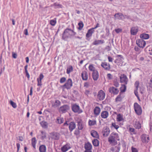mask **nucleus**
I'll use <instances>...</instances> for the list:
<instances>
[{"label":"nucleus","instance_id":"nucleus-41","mask_svg":"<svg viewBox=\"0 0 152 152\" xmlns=\"http://www.w3.org/2000/svg\"><path fill=\"white\" fill-rule=\"evenodd\" d=\"M96 124V121L93 120H90L88 121V124L89 126H93Z\"/></svg>","mask_w":152,"mask_h":152},{"label":"nucleus","instance_id":"nucleus-56","mask_svg":"<svg viewBox=\"0 0 152 152\" xmlns=\"http://www.w3.org/2000/svg\"><path fill=\"white\" fill-rule=\"evenodd\" d=\"M90 94V91L88 90H86L85 92V94L86 95L88 96Z\"/></svg>","mask_w":152,"mask_h":152},{"label":"nucleus","instance_id":"nucleus-42","mask_svg":"<svg viewBox=\"0 0 152 152\" xmlns=\"http://www.w3.org/2000/svg\"><path fill=\"white\" fill-rule=\"evenodd\" d=\"M78 25L79 26L78 29L80 30L82 29L83 26V24L82 22H80L78 23Z\"/></svg>","mask_w":152,"mask_h":152},{"label":"nucleus","instance_id":"nucleus-25","mask_svg":"<svg viewBox=\"0 0 152 152\" xmlns=\"http://www.w3.org/2000/svg\"><path fill=\"white\" fill-rule=\"evenodd\" d=\"M104 42L103 40H96L92 43L94 45H97L99 44H102Z\"/></svg>","mask_w":152,"mask_h":152},{"label":"nucleus","instance_id":"nucleus-18","mask_svg":"<svg viewBox=\"0 0 152 152\" xmlns=\"http://www.w3.org/2000/svg\"><path fill=\"white\" fill-rule=\"evenodd\" d=\"M109 90L110 93H113L114 94H117L119 91L118 88H115L114 87L110 88Z\"/></svg>","mask_w":152,"mask_h":152},{"label":"nucleus","instance_id":"nucleus-36","mask_svg":"<svg viewBox=\"0 0 152 152\" xmlns=\"http://www.w3.org/2000/svg\"><path fill=\"white\" fill-rule=\"evenodd\" d=\"M92 143L94 146H97L99 145V142L98 140L94 139L92 141Z\"/></svg>","mask_w":152,"mask_h":152},{"label":"nucleus","instance_id":"nucleus-47","mask_svg":"<svg viewBox=\"0 0 152 152\" xmlns=\"http://www.w3.org/2000/svg\"><path fill=\"white\" fill-rule=\"evenodd\" d=\"M66 80V79L65 77H62L60 79V82L61 83H63L65 82Z\"/></svg>","mask_w":152,"mask_h":152},{"label":"nucleus","instance_id":"nucleus-30","mask_svg":"<svg viewBox=\"0 0 152 152\" xmlns=\"http://www.w3.org/2000/svg\"><path fill=\"white\" fill-rule=\"evenodd\" d=\"M124 97L123 95V94H121V93L119 95H118L115 99L116 102L121 101Z\"/></svg>","mask_w":152,"mask_h":152},{"label":"nucleus","instance_id":"nucleus-57","mask_svg":"<svg viewBox=\"0 0 152 152\" xmlns=\"http://www.w3.org/2000/svg\"><path fill=\"white\" fill-rule=\"evenodd\" d=\"M24 34L26 35H28V30L27 29H25L24 30Z\"/></svg>","mask_w":152,"mask_h":152},{"label":"nucleus","instance_id":"nucleus-22","mask_svg":"<svg viewBox=\"0 0 152 152\" xmlns=\"http://www.w3.org/2000/svg\"><path fill=\"white\" fill-rule=\"evenodd\" d=\"M94 29L93 28H91L88 30V32L86 35L87 37L88 38L91 37L92 34L94 32Z\"/></svg>","mask_w":152,"mask_h":152},{"label":"nucleus","instance_id":"nucleus-21","mask_svg":"<svg viewBox=\"0 0 152 152\" xmlns=\"http://www.w3.org/2000/svg\"><path fill=\"white\" fill-rule=\"evenodd\" d=\"M76 127V125L74 122H71L69 124V127L70 132H72Z\"/></svg>","mask_w":152,"mask_h":152},{"label":"nucleus","instance_id":"nucleus-63","mask_svg":"<svg viewBox=\"0 0 152 152\" xmlns=\"http://www.w3.org/2000/svg\"><path fill=\"white\" fill-rule=\"evenodd\" d=\"M99 23H97V24H96V26L95 27H94V28H93L94 29H95L96 28H97V27H99Z\"/></svg>","mask_w":152,"mask_h":152},{"label":"nucleus","instance_id":"nucleus-49","mask_svg":"<svg viewBox=\"0 0 152 152\" xmlns=\"http://www.w3.org/2000/svg\"><path fill=\"white\" fill-rule=\"evenodd\" d=\"M90 86V83L88 82H86L84 84V86L86 88H88Z\"/></svg>","mask_w":152,"mask_h":152},{"label":"nucleus","instance_id":"nucleus-23","mask_svg":"<svg viewBox=\"0 0 152 152\" xmlns=\"http://www.w3.org/2000/svg\"><path fill=\"white\" fill-rule=\"evenodd\" d=\"M77 126H78V129L79 130H82L83 127L84 125L82 121L80 120L77 122Z\"/></svg>","mask_w":152,"mask_h":152},{"label":"nucleus","instance_id":"nucleus-40","mask_svg":"<svg viewBox=\"0 0 152 152\" xmlns=\"http://www.w3.org/2000/svg\"><path fill=\"white\" fill-rule=\"evenodd\" d=\"M126 89V86L125 84L122 85L120 88L121 92H124Z\"/></svg>","mask_w":152,"mask_h":152},{"label":"nucleus","instance_id":"nucleus-64","mask_svg":"<svg viewBox=\"0 0 152 152\" xmlns=\"http://www.w3.org/2000/svg\"><path fill=\"white\" fill-rule=\"evenodd\" d=\"M26 62L27 63H28V61H29V58H28V57H26Z\"/></svg>","mask_w":152,"mask_h":152},{"label":"nucleus","instance_id":"nucleus-6","mask_svg":"<svg viewBox=\"0 0 152 152\" xmlns=\"http://www.w3.org/2000/svg\"><path fill=\"white\" fill-rule=\"evenodd\" d=\"M69 109V107L67 105H64L61 107L59 109L60 113H64L66 112Z\"/></svg>","mask_w":152,"mask_h":152},{"label":"nucleus","instance_id":"nucleus-19","mask_svg":"<svg viewBox=\"0 0 152 152\" xmlns=\"http://www.w3.org/2000/svg\"><path fill=\"white\" fill-rule=\"evenodd\" d=\"M81 76L83 80H87L88 77L87 72L85 71H83L81 73Z\"/></svg>","mask_w":152,"mask_h":152},{"label":"nucleus","instance_id":"nucleus-4","mask_svg":"<svg viewBox=\"0 0 152 152\" xmlns=\"http://www.w3.org/2000/svg\"><path fill=\"white\" fill-rule=\"evenodd\" d=\"M134 110L136 113L138 115H140L142 113V110L140 106L137 103L134 104Z\"/></svg>","mask_w":152,"mask_h":152},{"label":"nucleus","instance_id":"nucleus-11","mask_svg":"<svg viewBox=\"0 0 152 152\" xmlns=\"http://www.w3.org/2000/svg\"><path fill=\"white\" fill-rule=\"evenodd\" d=\"M101 66L105 70H109L110 69V66L109 64L106 62H102Z\"/></svg>","mask_w":152,"mask_h":152},{"label":"nucleus","instance_id":"nucleus-12","mask_svg":"<svg viewBox=\"0 0 152 152\" xmlns=\"http://www.w3.org/2000/svg\"><path fill=\"white\" fill-rule=\"evenodd\" d=\"M44 76L42 73H41L39 77L37 78V85L39 86H41L42 85V80Z\"/></svg>","mask_w":152,"mask_h":152},{"label":"nucleus","instance_id":"nucleus-16","mask_svg":"<svg viewBox=\"0 0 152 152\" xmlns=\"http://www.w3.org/2000/svg\"><path fill=\"white\" fill-rule=\"evenodd\" d=\"M70 148V144H67L61 148V150L62 152H66Z\"/></svg>","mask_w":152,"mask_h":152},{"label":"nucleus","instance_id":"nucleus-35","mask_svg":"<svg viewBox=\"0 0 152 152\" xmlns=\"http://www.w3.org/2000/svg\"><path fill=\"white\" fill-rule=\"evenodd\" d=\"M116 119L117 121H121L124 120L123 116L120 114L117 115Z\"/></svg>","mask_w":152,"mask_h":152},{"label":"nucleus","instance_id":"nucleus-39","mask_svg":"<svg viewBox=\"0 0 152 152\" xmlns=\"http://www.w3.org/2000/svg\"><path fill=\"white\" fill-rule=\"evenodd\" d=\"M64 122V119L62 118L58 117L57 119V122L59 124L62 123Z\"/></svg>","mask_w":152,"mask_h":152},{"label":"nucleus","instance_id":"nucleus-14","mask_svg":"<svg viewBox=\"0 0 152 152\" xmlns=\"http://www.w3.org/2000/svg\"><path fill=\"white\" fill-rule=\"evenodd\" d=\"M138 28L137 27H132L131 28L130 32L131 35H136L138 31Z\"/></svg>","mask_w":152,"mask_h":152},{"label":"nucleus","instance_id":"nucleus-33","mask_svg":"<svg viewBox=\"0 0 152 152\" xmlns=\"http://www.w3.org/2000/svg\"><path fill=\"white\" fill-rule=\"evenodd\" d=\"M134 126L136 128L139 129L141 128V125L139 122L137 121L135 122Z\"/></svg>","mask_w":152,"mask_h":152},{"label":"nucleus","instance_id":"nucleus-2","mask_svg":"<svg viewBox=\"0 0 152 152\" xmlns=\"http://www.w3.org/2000/svg\"><path fill=\"white\" fill-rule=\"evenodd\" d=\"M76 34L73 30L69 28H66L64 30L63 33L62 38L65 40L72 36L75 35Z\"/></svg>","mask_w":152,"mask_h":152},{"label":"nucleus","instance_id":"nucleus-13","mask_svg":"<svg viewBox=\"0 0 152 152\" xmlns=\"http://www.w3.org/2000/svg\"><path fill=\"white\" fill-rule=\"evenodd\" d=\"M110 130L108 127H104L102 131V133L104 136L107 137L109 134Z\"/></svg>","mask_w":152,"mask_h":152},{"label":"nucleus","instance_id":"nucleus-17","mask_svg":"<svg viewBox=\"0 0 152 152\" xmlns=\"http://www.w3.org/2000/svg\"><path fill=\"white\" fill-rule=\"evenodd\" d=\"M115 19L118 20H123L125 18V16H124L121 13H118L115 14L114 15Z\"/></svg>","mask_w":152,"mask_h":152},{"label":"nucleus","instance_id":"nucleus-3","mask_svg":"<svg viewBox=\"0 0 152 152\" xmlns=\"http://www.w3.org/2000/svg\"><path fill=\"white\" fill-rule=\"evenodd\" d=\"M72 85L73 82L72 79L70 78H69L66 81V83L62 87L67 89H69L72 86Z\"/></svg>","mask_w":152,"mask_h":152},{"label":"nucleus","instance_id":"nucleus-24","mask_svg":"<svg viewBox=\"0 0 152 152\" xmlns=\"http://www.w3.org/2000/svg\"><path fill=\"white\" fill-rule=\"evenodd\" d=\"M92 77L94 80H96L98 79L99 77V73L97 70L95 71V72H93Z\"/></svg>","mask_w":152,"mask_h":152},{"label":"nucleus","instance_id":"nucleus-10","mask_svg":"<svg viewBox=\"0 0 152 152\" xmlns=\"http://www.w3.org/2000/svg\"><path fill=\"white\" fill-rule=\"evenodd\" d=\"M120 82L121 83H123L126 85L127 83L128 79L126 75L124 74L121 75L120 76Z\"/></svg>","mask_w":152,"mask_h":152},{"label":"nucleus","instance_id":"nucleus-15","mask_svg":"<svg viewBox=\"0 0 152 152\" xmlns=\"http://www.w3.org/2000/svg\"><path fill=\"white\" fill-rule=\"evenodd\" d=\"M50 136L51 138L55 140H58L59 138V134L56 132H53L50 134Z\"/></svg>","mask_w":152,"mask_h":152},{"label":"nucleus","instance_id":"nucleus-20","mask_svg":"<svg viewBox=\"0 0 152 152\" xmlns=\"http://www.w3.org/2000/svg\"><path fill=\"white\" fill-rule=\"evenodd\" d=\"M60 102L58 100H55V101L53 102L52 104V106L56 108L60 105Z\"/></svg>","mask_w":152,"mask_h":152},{"label":"nucleus","instance_id":"nucleus-34","mask_svg":"<svg viewBox=\"0 0 152 152\" xmlns=\"http://www.w3.org/2000/svg\"><path fill=\"white\" fill-rule=\"evenodd\" d=\"M88 69L90 71H92L93 72H95V71H97L96 69L95 68L93 64H90L88 66Z\"/></svg>","mask_w":152,"mask_h":152},{"label":"nucleus","instance_id":"nucleus-53","mask_svg":"<svg viewBox=\"0 0 152 152\" xmlns=\"http://www.w3.org/2000/svg\"><path fill=\"white\" fill-rule=\"evenodd\" d=\"M139 84V83L138 81H136L135 82V86L136 87L137 90Z\"/></svg>","mask_w":152,"mask_h":152},{"label":"nucleus","instance_id":"nucleus-31","mask_svg":"<svg viewBox=\"0 0 152 152\" xmlns=\"http://www.w3.org/2000/svg\"><path fill=\"white\" fill-rule=\"evenodd\" d=\"M100 109L98 107H95L94 110V114L96 115H98L100 111Z\"/></svg>","mask_w":152,"mask_h":152},{"label":"nucleus","instance_id":"nucleus-28","mask_svg":"<svg viewBox=\"0 0 152 152\" xmlns=\"http://www.w3.org/2000/svg\"><path fill=\"white\" fill-rule=\"evenodd\" d=\"M109 115L108 112L106 111H102L101 113V117L103 118H107Z\"/></svg>","mask_w":152,"mask_h":152},{"label":"nucleus","instance_id":"nucleus-5","mask_svg":"<svg viewBox=\"0 0 152 152\" xmlns=\"http://www.w3.org/2000/svg\"><path fill=\"white\" fill-rule=\"evenodd\" d=\"M136 43L140 48H143L146 45L145 42L142 39H138L136 40Z\"/></svg>","mask_w":152,"mask_h":152},{"label":"nucleus","instance_id":"nucleus-37","mask_svg":"<svg viewBox=\"0 0 152 152\" xmlns=\"http://www.w3.org/2000/svg\"><path fill=\"white\" fill-rule=\"evenodd\" d=\"M36 139L35 137H34L31 140V144L34 148H35L36 144Z\"/></svg>","mask_w":152,"mask_h":152},{"label":"nucleus","instance_id":"nucleus-8","mask_svg":"<svg viewBox=\"0 0 152 152\" xmlns=\"http://www.w3.org/2000/svg\"><path fill=\"white\" fill-rule=\"evenodd\" d=\"M72 111L75 113H79L82 112L81 110L80 109L79 106L76 104H74L72 107Z\"/></svg>","mask_w":152,"mask_h":152},{"label":"nucleus","instance_id":"nucleus-51","mask_svg":"<svg viewBox=\"0 0 152 152\" xmlns=\"http://www.w3.org/2000/svg\"><path fill=\"white\" fill-rule=\"evenodd\" d=\"M112 126L116 129H117L119 127L118 125H116L115 123H113Z\"/></svg>","mask_w":152,"mask_h":152},{"label":"nucleus","instance_id":"nucleus-59","mask_svg":"<svg viewBox=\"0 0 152 152\" xmlns=\"http://www.w3.org/2000/svg\"><path fill=\"white\" fill-rule=\"evenodd\" d=\"M150 131L152 132V122L150 124Z\"/></svg>","mask_w":152,"mask_h":152},{"label":"nucleus","instance_id":"nucleus-58","mask_svg":"<svg viewBox=\"0 0 152 152\" xmlns=\"http://www.w3.org/2000/svg\"><path fill=\"white\" fill-rule=\"evenodd\" d=\"M108 61L109 62H112L113 61V59L111 57H110V56H108Z\"/></svg>","mask_w":152,"mask_h":152},{"label":"nucleus","instance_id":"nucleus-43","mask_svg":"<svg viewBox=\"0 0 152 152\" xmlns=\"http://www.w3.org/2000/svg\"><path fill=\"white\" fill-rule=\"evenodd\" d=\"M41 124L42 126L44 128H46L48 126L47 123L45 121H42L41 123Z\"/></svg>","mask_w":152,"mask_h":152},{"label":"nucleus","instance_id":"nucleus-54","mask_svg":"<svg viewBox=\"0 0 152 152\" xmlns=\"http://www.w3.org/2000/svg\"><path fill=\"white\" fill-rule=\"evenodd\" d=\"M12 57L13 58H16L17 57V55L16 53H14V52L12 53Z\"/></svg>","mask_w":152,"mask_h":152},{"label":"nucleus","instance_id":"nucleus-38","mask_svg":"<svg viewBox=\"0 0 152 152\" xmlns=\"http://www.w3.org/2000/svg\"><path fill=\"white\" fill-rule=\"evenodd\" d=\"M73 68L72 66H69L67 68L66 70V73L69 74L71 72L73 71Z\"/></svg>","mask_w":152,"mask_h":152},{"label":"nucleus","instance_id":"nucleus-32","mask_svg":"<svg viewBox=\"0 0 152 152\" xmlns=\"http://www.w3.org/2000/svg\"><path fill=\"white\" fill-rule=\"evenodd\" d=\"M140 37L143 39H147L149 38V35L146 34H141L140 36Z\"/></svg>","mask_w":152,"mask_h":152},{"label":"nucleus","instance_id":"nucleus-60","mask_svg":"<svg viewBox=\"0 0 152 152\" xmlns=\"http://www.w3.org/2000/svg\"><path fill=\"white\" fill-rule=\"evenodd\" d=\"M17 147L18 149V151L20 147V145L19 143H18L17 144Z\"/></svg>","mask_w":152,"mask_h":152},{"label":"nucleus","instance_id":"nucleus-1","mask_svg":"<svg viewBox=\"0 0 152 152\" xmlns=\"http://www.w3.org/2000/svg\"><path fill=\"white\" fill-rule=\"evenodd\" d=\"M120 139L118 134L113 132L111 133L108 138V141L112 145H115L117 144V141Z\"/></svg>","mask_w":152,"mask_h":152},{"label":"nucleus","instance_id":"nucleus-44","mask_svg":"<svg viewBox=\"0 0 152 152\" xmlns=\"http://www.w3.org/2000/svg\"><path fill=\"white\" fill-rule=\"evenodd\" d=\"M41 138L42 140H43L46 137V133L43 132L42 131L41 132Z\"/></svg>","mask_w":152,"mask_h":152},{"label":"nucleus","instance_id":"nucleus-26","mask_svg":"<svg viewBox=\"0 0 152 152\" xmlns=\"http://www.w3.org/2000/svg\"><path fill=\"white\" fill-rule=\"evenodd\" d=\"M84 147L86 150H91L92 148V145L90 143L88 142L85 144Z\"/></svg>","mask_w":152,"mask_h":152},{"label":"nucleus","instance_id":"nucleus-45","mask_svg":"<svg viewBox=\"0 0 152 152\" xmlns=\"http://www.w3.org/2000/svg\"><path fill=\"white\" fill-rule=\"evenodd\" d=\"M56 23V19H54L53 20H52L50 21V24L53 26H54Z\"/></svg>","mask_w":152,"mask_h":152},{"label":"nucleus","instance_id":"nucleus-50","mask_svg":"<svg viewBox=\"0 0 152 152\" xmlns=\"http://www.w3.org/2000/svg\"><path fill=\"white\" fill-rule=\"evenodd\" d=\"M115 31L117 33H119L121 32L122 31V29L120 28H118V29H115Z\"/></svg>","mask_w":152,"mask_h":152},{"label":"nucleus","instance_id":"nucleus-48","mask_svg":"<svg viewBox=\"0 0 152 152\" xmlns=\"http://www.w3.org/2000/svg\"><path fill=\"white\" fill-rule=\"evenodd\" d=\"M148 86L151 88H152V77L151 78L150 81L148 83Z\"/></svg>","mask_w":152,"mask_h":152},{"label":"nucleus","instance_id":"nucleus-46","mask_svg":"<svg viewBox=\"0 0 152 152\" xmlns=\"http://www.w3.org/2000/svg\"><path fill=\"white\" fill-rule=\"evenodd\" d=\"M10 104L14 108H16L17 107L16 104L12 100L10 101Z\"/></svg>","mask_w":152,"mask_h":152},{"label":"nucleus","instance_id":"nucleus-27","mask_svg":"<svg viewBox=\"0 0 152 152\" xmlns=\"http://www.w3.org/2000/svg\"><path fill=\"white\" fill-rule=\"evenodd\" d=\"M91 135L94 137L98 138L99 137V135L98 133L95 130H91Z\"/></svg>","mask_w":152,"mask_h":152},{"label":"nucleus","instance_id":"nucleus-55","mask_svg":"<svg viewBox=\"0 0 152 152\" xmlns=\"http://www.w3.org/2000/svg\"><path fill=\"white\" fill-rule=\"evenodd\" d=\"M107 77L110 79H111L112 78V76L110 74H108L107 75Z\"/></svg>","mask_w":152,"mask_h":152},{"label":"nucleus","instance_id":"nucleus-7","mask_svg":"<svg viewBox=\"0 0 152 152\" xmlns=\"http://www.w3.org/2000/svg\"><path fill=\"white\" fill-rule=\"evenodd\" d=\"M141 138L142 142L144 143H147L149 141V138L148 135L143 134L141 136Z\"/></svg>","mask_w":152,"mask_h":152},{"label":"nucleus","instance_id":"nucleus-61","mask_svg":"<svg viewBox=\"0 0 152 152\" xmlns=\"http://www.w3.org/2000/svg\"><path fill=\"white\" fill-rule=\"evenodd\" d=\"M32 89H33V88L32 87H31V89H30V95H31L32 94Z\"/></svg>","mask_w":152,"mask_h":152},{"label":"nucleus","instance_id":"nucleus-9","mask_svg":"<svg viewBox=\"0 0 152 152\" xmlns=\"http://www.w3.org/2000/svg\"><path fill=\"white\" fill-rule=\"evenodd\" d=\"M105 97V94L102 90H100L98 93L97 97L100 100H103Z\"/></svg>","mask_w":152,"mask_h":152},{"label":"nucleus","instance_id":"nucleus-29","mask_svg":"<svg viewBox=\"0 0 152 152\" xmlns=\"http://www.w3.org/2000/svg\"><path fill=\"white\" fill-rule=\"evenodd\" d=\"M39 150L40 152H46V148L44 145H41L39 148Z\"/></svg>","mask_w":152,"mask_h":152},{"label":"nucleus","instance_id":"nucleus-62","mask_svg":"<svg viewBox=\"0 0 152 152\" xmlns=\"http://www.w3.org/2000/svg\"><path fill=\"white\" fill-rule=\"evenodd\" d=\"M26 76L28 78V79H29L30 78V75L28 73H26Z\"/></svg>","mask_w":152,"mask_h":152},{"label":"nucleus","instance_id":"nucleus-52","mask_svg":"<svg viewBox=\"0 0 152 152\" xmlns=\"http://www.w3.org/2000/svg\"><path fill=\"white\" fill-rule=\"evenodd\" d=\"M132 152H138L137 149L133 147L132 148Z\"/></svg>","mask_w":152,"mask_h":152}]
</instances>
